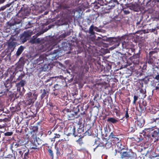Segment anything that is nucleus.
Instances as JSON below:
<instances>
[{"mask_svg": "<svg viewBox=\"0 0 159 159\" xmlns=\"http://www.w3.org/2000/svg\"><path fill=\"white\" fill-rule=\"evenodd\" d=\"M159 2V0H150L149 2L151 7L154 6L155 4H157Z\"/></svg>", "mask_w": 159, "mask_h": 159, "instance_id": "37", "label": "nucleus"}, {"mask_svg": "<svg viewBox=\"0 0 159 159\" xmlns=\"http://www.w3.org/2000/svg\"><path fill=\"white\" fill-rule=\"evenodd\" d=\"M25 74L24 73H21L20 75L19 76L17 80H22V79L25 76Z\"/></svg>", "mask_w": 159, "mask_h": 159, "instance_id": "51", "label": "nucleus"}, {"mask_svg": "<svg viewBox=\"0 0 159 159\" xmlns=\"http://www.w3.org/2000/svg\"><path fill=\"white\" fill-rule=\"evenodd\" d=\"M140 52L139 51V52L134 55L131 57V60L134 64H138L139 62V57Z\"/></svg>", "mask_w": 159, "mask_h": 159, "instance_id": "14", "label": "nucleus"}, {"mask_svg": "<svg viewBox=\"0 0 159 159\" xmlns=\"http://www.w3.org/2000/svg\"><path fill=\"white\" fill-rule=\"evenodd\" d=\"M16 22H15L13 23H10L9 24L10 26V28L14 30H16L17 29L16 27Z\"/></svg>", "mask_w": 159, "mask_h": 159, "instance_id": "40", "label": "nucleus"}, {"mask_svg": "<svg viewBox=\"0 0 159 159\" xmlns=\"http://www.w3.org/2000/svg\"><path fill=\"white\" fill-rule=\"evenodd\" d=\"M157 51L155 50L151 51L148 53L149 57L156 58V54H157Z\"/></svg>", "mask_w": 159, "mask_h": 159, "instance_id": "31", "label": "nucleus"}, {"mask_svg": "<svg viewBox=\"0 0 159 159\" xmlns=\"http://www.w3.org/2000/svg\"><path fill=\"white\" fill-rule=\"evenodd\" d=\"M124 13L125 14L127 15L130 12L128 10H125L123 11Z\"/></svg>", "mask_w": 159, "mask_h": 159, "instance_id": "61", "label": "nucleus"}, {"mask_svg": "<svg viewBox=\"0 0 159 159\" xmlns=\"http://www.w3.org/2000/svg\"><path fill=\"white\" fill-rule=\"evenodd\" d=\"M106 139H102V140L98 138H97L95 139L94 143L95 144L97 145L96 147L94 148L93 151H95L96 149L99 147H104V143Z\"/></svg>", "mask_w": 159, "mask_h": 159, "instance_id": "10", "label": "nucleus"}, {"mask_svg": "<svg viewBox=\"0 0 159 159\" xmlns=\"http://www.w3.org/2000/svg\"><path fill=\"white\" fill-rule=\"evenodd\" d=\"M128 43H126L125 41H124L123 42H122V45L123 49L125 48L126 49H129V53H130V52H134L135 51V49L130 48H129L127 46Z\"/></svg>", "mask_w": 159, "mask_h": 159, "instance_id": "23", "label": "nucleus"}, {"mask_svg": "<svg viewBox=\"0 0 159 159\" xmlns=\"http://www.w3.org/2000/svg\"><path fill=\"white\" fill-rule=\"evenodd\" d=\"M115 132H114V131H113L112 132H111L110 135L109 136V138L110 139H115L116 140H117L118 141L119 140V139L117 137H116V136L115 135Z\"/></svg>", "mask_w": 159, "mask_h": 159, "instance_id": "36", "label": "nucleus"}, {"mask_svg": "<svg viewBox=\"0 0 159 159\" xmlns=\"http://www.w3.org/2000/svg\"><path fill=\"white\" fill-rule=\"evenodd\" d=\"M47 59L48 58L46 57H45L44 55H41L39 56V58L34 61V63L38 65H40L43 63L44 62V61H46V59Z\"/></svg>", "mask_w": 159, "mask_h": 159, "instance_id": "17", "label": "nucleus"}, {"mask_svg": "<svg viewBox=\"0 0 159 159\" xmlns=\"http://www.w3.org/2000/svg\"><path fill=\"white\" fill-rule=\"evenodd\" d=\"M118 0H111L110 2H111L112 4L115 5V6L116 5H118Z\"/></svg>", "mask_w": 159, "mask_h": 159, "instance_id": "46", "label": "nucleus"}, {"mask_svg": "<svg viewBox=\"0 0 159 159\" xmlns=\"http://www.w3.org/2000/svg\"><path fill=\"white\" fill-rule=\"evenodd\" d=\"M24 49V47L22 46H20L16 52L17 56H19L22 52Z\"/></svg>", "mask_w": 159, "mask_h": 159, "instance_id": "33", "label": "nucleus"}, {"mask_svg": "<svg viewBox=\"0 0 159 159\" xmlns=\"http://www.w3.org/2000/svg\"><path fill=\"white\" fill-rule=\"evenodd\" d=\"M75 127L74 124H72L69 125L67 129L68 135L70 136L72 135L75 137L77 136V134L75 133Z\"/></svg>", "mask_w": 159, "mask_h": 159, "instance_id": "12", "label": "nucleus"}, {"mask_svg": "<svg viewBox=\"0 0 159 159\" xmlns=\"http://www.w3.org/2000/svg\"><path fill=\"white\" fill-rule=\"evenodd\" d=\"M129 7L130 9L135 11H139L140 9L139 6L136 3L130 4Z\"/></svg>", "mask_w": 159, "mask_h": 159, "instance_id": "19", "label": "nucleus"}, {"mask_svg": "<svg viewBox=\"0 0 159 159\" xmlns=\"http://www.w3.org/2000/svg\"><path fill=\"white\" fill-rule=\"evenodd\" d=\"M48 152L49 155L53 158V154L52 151L51 149L49 148L48 149Z\"/></svg>", "mask_w": 159, "mask_h": 159, "instance_id": "48", "label": "nucleus"}, {"mask_svg": "<svg viewBox=\"0 0 159 159\" xmlns=\"http://www.w3.org/2000/svg\"><path fill=\"white\" fill-rule=\"evenodd\" d=\"M13 134V133L11 132H7L4 133V135L5 136H10Z\"/></svg>", "mask_w": 159, "mask_h": 159, "instance_id": "52", "label": "nucleus"}, {"mask_svg": "<svg viewBox=\"0 0 159 159\" xmlns=\"http://www.w3.org/2000/svg\"><path fill=\"white\" fill-rule=\"evenodd\" d=\"M121 158H124L125 157L130 158L131 159H134L136 157V154L132 151L125 152L121 154Z\"/></svg>", "mask_w": 159, "mask_h": 159, "instance_id": "8", "label": "nucleus"}, {"mask_svg": "<svg viewBox=\"0 0 159 159\" xmlns=\"http://www.w3.org/2000/svg\"><path fill=\"white\" fill-rule=\"evenodd\" d=\"M29 12V10L27 8L22 7L18 12V15L20 17H24L25 16H28Z\"/></svg>", "mask_w": 159, "mask_h": 159, "instance_id": "13", "label": "nucleus"}, {"mask_svg": "<svg viewBox=\"0 0 159 159\" xmlns=\"http://www.w3.org/2000/svg\"><path fill=\"white\" fill-rule=\"evenodd\" d=\"M25 99L26 103L30 105L34 103L37 99L38 96V93L35 90H33L27 93L26 95Z\"/></svg>", "mask_w": 159, "mask_h": 159, "instance_id": "1", "label": "nucleus"}, {"mask_svg": "<svg viewBox=\"0 0 159 159\" xmlns=\"http://www.w3.org/2000/svg\"><path fill=\"white\" fill-rule=\"evenodd\" d=\"M146 131L148 134L147 135V136L151 138L152 142H155L158 140L159 139V126L157 128L156 130H154L150 128H148L146 129Z\"/></svg>", "mask_w": 159, "mask_h": 159, "instance_id": "2", "label": "nucleus"}, {"mask_svg": "<svg viewBox=\"0 0 159 159\" xmlns=\"http://www.w3.org/2000/svg\"><path fill=\"white\" fill-rule=\"evenodd\" d=\"M22 35L23 36V37H25L28 38L31 35V34L29 31H25Z\"/></svg>", "mask_w": 159, "mask_h": 159, "instance_id": "43", "label": "nucleus"}, {"mask_svg": "<svg viewBox=\"0 0 159 159\" xmlns=\"http://www.w3.org/2000/svg\"><path fill=\"white\" fill-rule=\"evenodd\" d=\"M1 125L2 126V128H5L7 126V125L6 123H4V124H2V125Z\"/></svg>", "mask_w": 159, "mask_h": 159, "instance_id": "63", "label": "nucleus"}, {"mask_svg": "<svg viewBox=\"0 0 159 159\" xmlns=\"http://www.w3.org/2000/svg\"><path fill=\"white\" fill-rule=\"evenodd\" d=\"M115 5L109 2L108 5H106L102 8V11L103 14L109 13L111 11V9L115 7Z\"/></svg>", "mask_w": 159, "mask_h": 159, "instance_id": "11", "label": "nucleus"}, {"mask_svg": "<svg viewBox=\"0 0 159 159\" xmlns=\"http://www.w3.org/2000/svg\"><path fill=\"white\" fill-rule=\"evenodd\" d=\"M120 38L116 37L107 38L106 41L109 42L110 45H113L114 48L118 47L120 43Z\"/></svg>", "mask_w": 159, "mask_h": 159, "instance_id": "4", "label": "nucleus"}, {"mask_svg": "<svg viewBox=\"0 0 159 159\" xmlns=\"http://www.w3.org/2000/svg\"><path fill=\"white\" fill-rule=\"evenodd\" d=\"M152 122H155L157 125H159V118L152 119Z\"/></svg>", "mask_w": 159, "mask_h": 159, "instance_id": "45", "label": "nucleus"}, {"mask_svg": "<svg viewBox=\"0 0 159 159\" xmlns=\"http://www.w3.org/2000/svg\"><path fill=\"white\" fill-rule=\"evenodd\" d=\"M24 150H25V152L23 159H28L30 155L29 150L28 148L26 147L25 148Z\"/></svg>", "mask_w": 159, "mask_h": 159, "instance_id": "28", "label": "nucleus"}, {"mask_svg": "<svg viewBox=\"0 0 159 159\" xmlns=\"http://www.w3.org/2000/svg\"><path fill=\"white\" fill-rule=\"evenodd\" d=\"M62 112L66 115L67 118L68 120H73L75 118H78L79 116L75 113L73 111H71V110L67 108H65L62 110Z\"/></svg>", "mask_w": 159, "mask_h": 159, "instance_id": "3", "label": "nucleus"}, {"mask_svg": "<svg viewBox=\"0 0 159 159\" xmlns=\"http://www.w3.org/2000/svg\"><path fill=\"white\" fill-rule=\"evenodd\" d=\"M30 149H31L39 150V148L34 143H32L30 144Z\"/></svg>", "mask_w": 159, "mask_h": 159, "instance_id": "35", "label": "nucleus"}, {"mask_svg": "<svg viewBox=\"0 0 159 159\" xmlns=\"http://www.w3.org/2000/svg\"><path fill=\"white\" fill-rule=\"evenodd\" d=\"M139 97L138 96L134 95V100L133 103L134 105L136 104V101L138 100Z\"/></svg>", "mask_w": 159, "mask_h": 159, "instance_id": "49", "label": "nucleus"}, {"mask_svg": "<svg viewBox=\"0 0 159 159\" xmlns=\"http://www.w3.org/2000/svg\"><path fill=\"white\" fill-rule=\"evenodd\" d=\"M79 117H81L80 119V121L78 122L79 124H81L82 120V118H83L84 121L86 120V121L90 120L91 117L88 113L87 110L85 109L84 111H81L78 116Z\"/></svg>", "mask_w": 159, "mask_h": 159, "instance_id": "6", "label": "nucleus"}, {"mask_svg": "<svg viewBox=\"0 0 159 159\" xmlns=\"http://www.w3.org/2000/svg\"><path fill=\"white\" fill-rule=\"evenodd\" d=\"M94 25H92L90 26L88 31V33L90 34V35H94L95 33L94 31Z\"/></svg>", "mask_w": 159, "mask_h": 159, "instance_id": "32", "label": "nucleus"}, {"mask_svg": "<svg viewBox=\"0 0 159 159\" xmlns=\"http://www.w3.org/2000/svg\"><path fill=\"white\" fill-rule=\"evenodd\" d=\"M140 93L143 94H145L146 93V91L144 89H140Z\"/></svg>", "mask_w": 159, "mask_h": 159, "instance_id": "56", "label": "nucleus"}, {"mask_svg": "<svg viewBox=\"0 0 159 159\" xmlns=\"http://www.w3.org/2000/svg\"><path fill=\"white\" fill-rule=\"evenodd\" d=\"M94 30L96 32H100V29L98 28V27L96 26H94Z\"/></svg>", "mask_w": 159, "mask_h": 159, "instance_id": "57", "label": "nucleus"}, {"mask_svg": "<svg viewBox=\"0 0 159 159\" xmlns=\"http://www.w3.org/2000/svg\"><path fill=\"white\" fill-rule=\"evenodd\" d=\"M48 105L49 110L48 111V114L52 118V116L54 117L56 113L55 110L58 109V107L52 102H49Z\"/></svg>", "mask_w": 159, "mask_h": 159, "instance_id": "5", "label": "nucleus"}, {"mask_svg": "<svg viewBox=\"0 0 159 159\" xmlns=\"http://www.w3.org/2000/svg\"><path fill=\"white\" fill-rule=\"evenodd\" d=\"M57 96V97L61 98L63 100H65V98H66V93L64 92L63 91H62V90Z\"/></svg>", "mask_w": 159, "mask_h": 159, "instance_id": "30", "label": "nucleus"}, {"mask_svg": "<svg viewBox=\"0 0 159 159\" xmlns=\"http://www.w3.org/2000/svg\"><path fill=\"white\" fill-rule=\"evenodd\" d=\"M56 150V154L57 155H60L61 154V149H59L58 148H55Z\"/></svg>", "mask_w": 159, "mask_h": 159, "instance_id": "53", "label": "nucleus"}, {"mask_svg": "<svg viewBox=\"0 0 159 159\" xmlns=\"http://www.w3.org/2000/svg\"><path fill=\"white\" fill-rule=\"evenodd\" d=\"M59 51L58 49L55 50H54L53 52L52 53V54H56Z\"/></svg>", "mask_w": 159, "mask_h": 159, "instance_id": "62", "label": "nucleus"}, {"mask_svg": "<svg viewBox=\"0 0 159 159\" xmlns=\"http://www.w3.org/2000/svg\"><path fill=\"white\" fill-rule=\"evenodd\" d=\"M135 122L136 125L137 127L141 128L143 127L144 124V120L142 118H137Z\"/></svg>", "mask_w": 159, "mask_h": 159, "instance_id": "18", "label": "nucleus"}, {"mask_svg": "<svg viewBox=\"0 0 159 159\" xmlns=\"http://www.w3.org/2000/svg\"><path fill=\"white\" fill-rule=\"evenodd\" d=\"M156 59V58H153V57H149L148 61V64L153 66L154 65V61Z\"/></svg>", "mask_w": 159, "mask_h": 159, "instance_id": "34", "label": "nucleus"}, {"mask_svg": "<svg viewBox=\"0 0 159 159\" xmlns=\"http://www.w3.org/2000/svg\"><path fill=\"white\" fill-rule=\"evenodd\" d=\"M123 112L125 113V115L123 118H125L126 119H128L129 118V115L128 113L129 109L128 107H126L125 108H122Z\"/></svg>", "mask_w": 159, "mask_h": 159, "instance_id": "27", "label": "nucleus"}, {"mask_svg": "<svg viewBox=\"0 0 159 159\" xmlns=\"http://www.w3.org/2000/svg\"><path fill=\"white\" fill-rule=\"evenodd\" d=\"M67 159H75L74 157L75 155L73 154L72 152L70 153H68L67 154Z\"/></svg>", "mask_w": 159, "mask_h": 159, "instance_id": "42", "label": "nucleus"}, {"mask_svg": "<svg viewBox=\"0 0 159 159\" xmlns=\"http://www.w3.org/2000/svg\"><path fill=\"white\" fill-rule=\"evenodd\" d=\"M38 128L37 126H33L30 134L32 135L31 137L34 139H36L37 134L38 133Z\"/></svg>", "mask_w": 159, "mask_h": 159, "instance_id": "20", "label": "nucleus"}, {"mask_svg": "<svg viewBox=\"0 0 159 159\" xmlns=\"http://www.w3.org/2000/svg\"><path fill=\"white\" fill-rule=\"evenodd\" d=\"M88 134V132L86 131L84 132V134L82 136H81V135H79V137H80L77 140H76V142L79 143L80 145H81L83 143L82 141V138L85 136H86L87 134Z\"/></svg>", "mask_w": 159, "mask_h": 159, "instance_id": "26", "label": "nucleus"}, {"mask_svg": "<svg viewBox=\"0 0 159 159\" xmlns=\"http://www.w3.org/2000/svg\"><path fill=\"white\" fill-rule=\"evenodd\" d=\"M147 106V102L146 101L143 100L142 101L141 104H139V107L140 108V112H143L148 107H146Z\"/></svg>", "mask_w": 159, "mask_h": 159, "instance_id": "22", "label": "nucleus"}, {"mask_svg": "<svg viewBox=\"0 0 159 159\" xmlns=\"http://www.w3.org/2000/svg\"><path fill=\"white\" fill-rule=\"evenodd\" d=\"M67 36V34L66 33H64L61 34L60 35V37L62 39L65 38Z\"/></svg>", "mask_w": 159, "mask_h": 159, "instance_id": "54", "label": "nucleus"}, {"mask_svg": "<svg viewBox=\"0 0 159 159\" xmlns=\"http://www.w3.org/2000/svg\"><path fill=\"white\" fill-rule=\"evenodd\" d=\"M62 127L60 125H57L54 128V129L56 131V132H61L62 130Z\"/></svg>", "mask_w": 159, "mask_h": 159, "instance_id": "38", "label": "nucleus"}, {"mask_svg": "<svg viewBox=\"0 0 159 159\" xmlns=\"http://www.w3.org/2000/svg\"><path fill=\"white\" fill-rule=\"evenodd\" d=\"M84 127L83 125H80L79 127L77 129V131H75V133L77 134V136H79V134H82L84 135Z\"/></svg>", "mask_w": 159, "mask_h": 159, "instance_id": "21", "label": "nucleus"}, {"mask_svg": "<svg viewBox=\"0 0 159 159\" xmlns=\"http://www.w3.org/2000/svg\"><path fill=\"white\" fill-rule=\"evenodd\" d=\"M114 110L116 116H120V108L119 107H118V108H115L114 109Z\"/></svg>", "mask_w": 159, "mask_h": 159, "instance_id": "44", "label": "nucleus"}, {"mask_svg": "<svg viewBox=\"0 0 159 159\" xmlns=\"http://www.w3.org/2000/svg\"><path fill=\"white\" fill-rule=\"evenodd\" d=\"M107 121L109 123L113 124H115L119 121V120L114 117H108Z\"/></svg>", "mask_w": 159, "mask_h": 159, "instance_id": "29", "label": "nucleus"}, {"mask_svg": "<svg viewBox=\"0 0 159 159\" xmlns=\"http://www.w3.org/2000/svg\"><path fill=\"white\" fill-rule=\"evenodd\" d=\"M25 148H24L22 150L20 149L18 150V153H16V156H13L11 155L9 156H11V159H15L16 157H17V159H23V155L25 152Z\"/></svg>", "mask_w": 159, "mask_h": 159, "instance_id": "16", "label": "nucleus"}, {"mask_svg": "<svg viewBox=\"0 0 159 159\" xmlns=\"http://www.w3.org/2000/svg\"><path fill=\"white\" fill-rule=\"evenodd\" d=\"M41 95L40 96V98L41 99H42L46 97L47 98L48 97L49 95V92L47 89H43L41 90Z\"/></svg>", "mask_w": 159, "mask_h": 159, "instance_id": "24", "label": "nucleus"}, {"mask_svg": "<svg viewBox=\"0 0 159 159\" xmlns=\"http://www.w3.org/2000/svg\"><path fill=\"white\" fill-rule=\"evenodd\" d=\"M62 86L60 84H56L54 86V89L52 92V95H54L55 97L57 96L61 92L62 89Z\"/></svg>", "mask_w": 159, "mask_h": 159, "instance_id": "9", "label": "nucleus"}, {"mask_svg": "<svg viewBox=\"0 0 159 159\" xmlns=\"http://www.w3.org/2000/svg\"><path fill=\"white\" fill-rule=\"evenodd\" d=\"M125 1L126 0H119L118 1V4L123 5Z\"/></svg>", "mask_w": 159, "mask_h": 159, "instance_id": "55", "label": "nucleus"}, {"mask_svg": "<svg viewBox=\"0 0 159 159\" xmlns=\"http://www.w3.org/2000/svg\"><path fill=\"white\" fill-rule=\"evenodd\" d=\"M3 88L2 87H0V94H6L9 91L7 89L2 90Z\"/></svg>", "mask_w": 159, "mask_h": 159, "instance_id": "41", "label": "nucleus"}, {"mask_svg": "<svg viewBox=\"0 0 159 159\" xmlns=\"http://www.w3.org/2000/svg\"><path fill=\"white\" fill-rule=\"evenodd\" d=\"M20 39L22 40L23 43H24L27 41L28 39V38L25 37H23V36L21 35L20 37Z\"/></svg>", "mask_w": 159, "mask_h": 159, "instance_id": "50", "label": "nucleus"}, {"mask_svg": "<svg viewBox=\"0 0 159 159\" xmlns=\"http://www.w3.org/2000/svg\"><path fill=\"white\" fill-rule=\"evenodd\" d=\"M154 78V79L156 80L158 82L159 81V74L157 75Z\"/></svg>", "mask_w": 159, "mask_h": 159, "instance_id": "60", "label": "nucleus"}, {"mask_svg": "<svg viewBox=\"0 0 159 159\" xmlns=\"http://www.w3.org/2000/svg\"><path fill=\"white\" fill-rule=\"evenodd\" d=\"M30 42L32 43H36V39H32L31 40H30Z\"/></svg>", "mask_w": 159, "mask_h": 159, "instance_id": "58", "label": "nucleus"}, {"mask_svg": "<svg viewBox=\"0 0 159 159\" xmlns=\"http://www.w3.org/2000/svg\"><path fill=\"white\" fill-rule=\"evenodd\" d=\"M101 97L100 96L99 94V93H97L95 95L94 97V100H96L97 101V100L99 99Z\"/></svg>", "mask_w": 159, "mask_h": 159, "instance_id": "47", "label": "nucleus"}, {"mask_svg": "<svg viewBox=\"0 0 159 159\" xmlns=\"http://www.w3.org/2000/svg\"><path fill=\"white\" fill-rule=\"evenodd\" d=\"M73 109L71 110V111L75 114L77 116L79 112L83 111L84 109V106L83 105H78L77 106H75L72 107Z\"/></svg>", "mask_w": 159, "mask_h": 159, "instance_id": "15", "label": "nucleus"}, {"mask_svg": "<svg viewBox=\"0 0 159 159\" xmlns=\"http://www.w3.org/2000/svg\"><path fill=\"white\" fill-rule=\"evenodd\" d=\"M40 42L41 40L39 38L36 39V43H39Z\"/></svg>", "mask_w": 159, "mask_h": 159, "instance_id": "64", "label": "nucleus"}, {"mask_svg": "<svg viewBox=\"0 0 159 159\" xmlns=\"http://www.w3.org/2000/svg\"><path fill=\"white\" fill-rule=\"evenodd\" d=\"M55 136L54 137L55 139L56 138H59L60 137V135L59 134H57V133H55Z\"/></svg>", "mask_w": 159, "mask_h": 159, "instance_id": "59", "label": "nucleus"}, {"mask_svg": "<svg viewBox=\"0 0 159 159\" xmlns=\"http://www.w3.org/2000/svg\"><path fill=\"white\" fill-rule=\"evenodd\" d=\"M19 45L16 41V39L14 37H11L9 39L8 44V48L11 52L13 51L16 46Z\"/></svg>", "mask_w": 159, "mask_h": 159, "instance_id": "7", "label": "nucleus"}, {"mask_svg": "<svg viewBox=\"0 0 159 159\" xmlns=\"http://www.w3.org/2000/svg\"><path fill=\"white\" fill-rule=\"evenodd\" d=\"M20 80L19 82L16 83V86L18 90H20V87H23L26 82L25 80Z\"/></svg>", "mask_w": 159, "mask_h": 159, "instance_id": "25", "label": "nucleus"}, {"mask_svg": "<svg viewBox=\"0 0 159 159\" xmlns=\"http://www.w3.org/2000/svg\"><path fill=\"white\" fill-rule=\"evenodd\" d=\"M104 143H105L104 144V147H105L107 149L109 148L111 146V143L110 142L108 141L106 139Z\"/></svg>", "mask_w": 159, "mask_h": 159, "instance_id": "39", "label": "nucleus"}]
</instances>
